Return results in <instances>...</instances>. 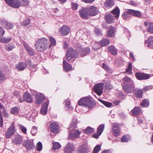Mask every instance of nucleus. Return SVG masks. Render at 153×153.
<instances>
[{
    "label": "nucleus",
    "instance_id": "nucleus-1",
    "mask_svg": "<svg viewBox=\"0 0 153 153\" xmlns=\"http://www.w3.org/2000/svg\"><path fill=\"white\" fill-rule=\"evenodd\" d=\"M77 123V120L76 119H73L70 127L69 128L70 130L68 137V139H71L74 140L76 138L79 137L81 133L78 130L74 129L76 127Z\"/></svg>",
    "mask_w": 153,
    "mask_h": 153
},
{
    "label": "nucleus",
    "instance_id": "nucleus-2",
    "mask_svg": "<svg viewBox=\"0 0 153 153\" xmlns=\"http://www.w3.org/2000/svg\"><path fill=\"white\" fill-rule=\"evenodd\" d=\"M48 42L47 39L43 38L38 40L35 45V48L38 51H42L48 48Z\"/></svg>",
    "mask_w": 153,
    "mask_h": 153
},
{
    "label": "nucleus",
    "instance_id": "nucleus-3",
    "mask_svg": "<svg viewBox=\"0 0 153 153\" xmlns=\"http://www.w3.org/2000/svg\"><path fill=\"white\" fill-rule=\"evenodd\" d=\"M78 105H82L88 107L89 108H93L94 103V102L93 99L91 97H85L78 102Z\"/></svg>",
    "mask_w": 153,
    "mask_h": 153
},
{
    "label": "nucleus",
    "instance_id": "nucleus-4",
    "mask_svg": "<svg viewBox=\"0 0 153 153\" xmlns=\"http://www.w3.org/2000/svg\"><path fill=\"white\" fill-rule=\"evenodd\" d=\"M77 51L71 48H70L67 51L65 56L67 60L70 62H73L74 60L73 58L77 56Z\"/></svg>",
    "mask_w": 153,
    "mask_h": 153
},
{
    "label": "nucleus",
    "instance_id": "nucleus-5",
    "mask_svg": "<svg viewBox=\"0 0 153 153\" xmlns=\"http://www.w3.org/2000/svg\"><path fill=\"white\" fill-rule=\"evenodd\" d=\"M4 0L9 6L14 8H19L21 5V2L19 0Z\"/></svg>",
    "mask_w": 153,
    "mask_h": 153
},
{
    "label": "nucleus",
    "instance_id": "nucleus-6",
    "mask_svg": "<svg viewBox=\"0 0 153 153\" xmlns=\"http://www.w3.org/2000/svg\"><path fill=\"white\" fill-rule=\"evenodd\" d=\"M103 85L102 83H99L95 85L93 87L95 92L99 96L101 95L102 93Z\"/></svg>",
    "mask_w": 153,
    "mask_h": 153
},
{
    "label": "nucleus",
    "instance_id": "nucleus-7",
    "mask_svg": "<svg viewBox=\"0 0 153 153\" xmlns=\"http://www.w3.org/2000/svg\"><path fill=\"white\" fill-rule=\"evenodd\" d=\"M0 24L7 29H12L14 26L12 23L2 19H0Z\"/></svg>",
    "mask_w": 153,
    "mask_h": 153
},
{
    "label": "nucleus",
    "instance_id": "nucleus-8",
    "mask_svg": "<svg viewBox=\"0 0 153 153\" xmlns=\"http://www.w3.org/2000/svg\"><path fill=\"white\" fill-rule=\"evenodd\" d=\"M136 78L139 80H145L149 79L150 76V75L140 72H137L135 74Z\"/></svg>",
    "mask_w": 153,
    "mask_h": 153
},
{
    "label": "nucleus",
    "instance_id": "nucleus-9",
    "mask_svg": "<svg viewBox=\"0 0 153 153\" xmlns=\"http://www.w3.org/2000/svg\"><path fill=\"white\" fill-rule=\"evenodd\" d=\"M87 8L89 16H94L97 14L98 9L96 7L94 6H91Z\"/></svg>",
    "mask_w": 153,
    "mask_h": 153
},
{
    "label": "nucleus",
    "instance_id": "nucleus-10",
    "mask_svg": "<svg viewBox=\"0 0 153 153\" xmlns=\"http://www.w3.org/2000/svg\"><path fill=\"white\" fill-rule=\"evenodd\" d=\"M79 13L80 16L82 18L84 19L88 18L89 15L86 7L81 9L79 10Z\"/></svg>",
    "mask_w": 153,
    "mask_h": 153
},
{
    "label": "nucleus",
    "instance_id": "nucleus-11",
    "mask_svg": "<svg viewBox=\"0 0 153 153\" xmlns=\"http://www.w3.org/2000/svg\"><path fill=\"white\" fill-rule=\"evenodd\" d=\"M35 96L36 100V103L38 105L40 104L45 99L44 95L41 93H37Z\"/></svg>",
    "mask_w": 153,
    "mask_h": 153
},
{
    "label": "nucleus",
    "instance_id": "nucleus-12",
    "mask_svg": "<svg viewBox=\"0 0 153 153\" xmlns=\"http://www.w3.org/2000/svg\"><path fill=\"white\" fill-rule=\"evenodd\" d=\"M15 132L16 130L14 129V126L13 125H12L9 128L5 133L6 138H10Z\"/></svg>",
    "mask_w": 153,
    "mask_h": 153
},
{
    "label": "nucleus",
    "instance_id": "nucleus-13",
    "mask_svg": "<svg viewBox=\"0 0 153 153\" xmlns=\"http://www.w3.org/2000/svg\"><path fill=\"white\" fill-rule=\"evenodd\" d=\"M70 31V28L68 26L64 25L60 29L59 31L63 36L68 35Z\"/></svg>",
    "mask_w": 153,
    "mask_h": 153
},
{
    "label": "nucleus",
    "instance_id": "nucleus-14",
    "mask_svg": "<svg viewBox=\"0 0 153 153\" xmlns=\"http://www.w3.org/2000/svg\"><path fill=\"white\" fill-rule=\"evenodd\" d=\"M88 151V148L86 145H82L77 150V153H86Z\"/></svg>",
    "mask_w": 153,
    "mask_h": 153
},
{
    "label": "nucleus",
    "instance_id": "nucleus-15",
    "mask_svg": "<svg viewBox=\"0 0 153 153\" xmlns=\"http://www.w3.org/2000/svg\"><path fill=\"white\" fill-rule=\"evenodd\" d=\"M123 89L126 92L130 93L134 90V85L133 84H127L123 86Z\"/></svg>",
    "mask_w": 153,
    "mask_h": 153
},
{
    "label": "nucleus",
    "instance_id": "nucleus-16",
    "mask_svg": "<svg viewBox=\"0 0 153 153\" xmlns=\"http://www.w3.org/2000/svg\"><path fill=\"white\" fill-rule=\"evenodd\" d=\"M49 101H46L44 102L42 107V109L40 111L41 114L45 115L47 113L48 107V105Z\"/></svg>",
    "mask_w": 153,
    "mask_h": 153
},
{
    "label": "nucleus",
    "instance_id": "nucleus-17",
    "mask_svg": "<svg viewBox=\"0 0 153 153\" xmlns=\"http://www.w3.org/2000/svg\"><path fill=\"white\" fill-rule=\"evenodd\" d=\"M50 128L53 133H57L58 131V125L56 122H52L50 125Z\"/></svg>",
    "mask_w": 153,
    "mask_h": 153
},
{
    "label": "nucleus",
    "instance_id": "nucleus-18",
    "mask_svg": "<svg viewBox=\"0 0 153 153\" xmlns=\"http://www.w3.org/2000/svg\"><path fill=\"white\" fill-rule=\"evenodd\" d=\"M23 97L24 100L27 103H31L33 100L31 96L28 93H25Z\"/></svg>",
    "mask_w": 153,
    "mask_h": 153
},
{
    "label": "nucleus",
    "instance_id": "nucleus-19",
    "mask_svg": "<svg viewBox=\"0 0 153 153\" xmlns=\"http://www.w3.org/2000/svg\"><path fill=\"white\" fill-rule=\"evenodd\" d=\"M73 144L71 143H68L67 146L65 148V153H71L74 150Z\"/></svg>",
    "mask_w": 153,
    "mask_h": 153
},
{
    "label": "nucleus",
    "instance_id": "nucleus-20",
    "mask_svg": "<svg viewBox=\"0 0 153 153\" xmlns=\"http://www.w3.org/2000/svg\"><path fill=\"white\" fill-rule=\"evenodd\" d=\"M145 45L151 48H153V36H150L148 39V41L145 40Z\"/></svg>",
    "mask_w": 153,
    "mask_h": 153
},
{
    "label": "nucleus",
    "instance_id": "nucleus-21",
    "mask_svg": "<svg viewBox=\"0 0 153 153\" xmlns=\"http://www.w3.org/2000/svg\"><path fill=\"white\" fill-rule=\"evenodd\" d=\"M22 138L21 136L17 135H16L15 138L13 140V142L16 145L21 144L22 142Z\"/></svg>",
    "mask_w": 153,
    "mask_h": 153
},
{
    "label": "nucleus",
    "instance_id": "nucleus-22",
    "mask_svg": "<svg viewBox=\"0 0 153 153\" xmlns=\"http://www.w3.org/2000/svg\"><path fill=\"white\" fill-rule=\"evenodd\" d=\"M23 146L28 150L33 149L35 148V146L33 143L28 141H26L23 143Z\"/></svg>",
    "mask_w": 153,
    "mask_h": 153
},
{
    "label": "nucleus",
    "instance_id": "nucleus-23",
    "mask_svg": "<svg viewBox=\"0 0 153 153\" xmlns=\"http://www.w3.org/2000/svg\"><path fill=\"white\" fill-rule=\"evenodd\" d=\"M140 108L138 106L135 107L132 110V114L134 115H137L142 113Z\"/></svg>",
    "mask_w": 153,
    "mask_h": 153
},
{
    "label": "nucleus",
    "instance_id": "nucleus-24",
    "mask_svg": "<svg viewBox=\"0 0 153 153\" xmlns=\"http://www.w3.org/2000/svg\"><path fill=\"white\" fill-rule=\"evenodd\" d=\"M130 11L131 15L139 18L141 17L142 15L140 11L131 9H130Z\"/></svg>",
    "mask_w": 153,
    "mask_h": 153
},
{
    "label": "nucleus",
    "instance_id": "nucleus-25",
    "mask_svg": "<svg viewBox=\"0 0 153 153\" xmlns=\"http://www.w3.org/2000/svg\"><path fill=\"white\" fill-rule=\"evenodd\" d=\"M63 64L64 70L66 72H68L72 69L71 65L67 63L65 60H64Z\"/></svg>",
    "mask_w": 153,
    "mask_h": 153
},
{
    "label": "nucleus",
    "instance_id": "nucleus-26",
    "mask_svg": "<svg viewBox=\"0 0 153 153\" xmlns=\"http://www.w3.org/2000/svg\"><path fill=\"white\" fill-rule=\"evenodd\" d=\"M143 93V89H140L138 88L135 89L134 91V94L138 98L142 97Z\"/></svg>",
    "mask_w": 153,
    "mask_h": 153
},
{
    "label": "nucleus",
    "instance_id": "nucleus-27",
    "mask_svg": "<svg viewBox=\"0 0 153 153\" xmlns=\"http://www.w3.org/2000/svg\"><path fill=\"white\" fill-rule=\"evenodd\" d=\"M110 42V41L109 39L107 38H104L99 42L98 43L102 46H105L108 45Z\"/></svg>",
    "mask_w": 153,
    "mask_h": 153
},
{
    "label": "nucleus",
    "instance_id": "nucleus-28",
    "mask_svg": "<svg viewBox=\"0 0 153 153\" xmlns=\"http://www.w3.org/2000/svg\"><path fill=\"white\" fill-rule=\"evenodd\" d=\"M114 0H106L104 3V6L107 7H112L114 4Z\"/></svg>",
    "mask_w": 153,
    "mask_h": 153
},
{
    "label": "nucleus",
    "instance_id": "nucleus-29",
    "mask_svg": "<svg viewBox=\"0 0 153 153\" xmlns=\"http://www.w3.org/2000/svg\"><path fill=\"white\" fill-rule=\"evenodd\" d=\"M23 44L26 51L28 52L30 55L33 56L34 54V52L31 48L29 47L27 44L25 42L23 43Z\"/></svg>",
    "mask_w": 153,
    "mask_h": 153
},
{
    "label": "nucleus",
    "instance_id": "nucleus-30",
    "mask_svg": "<svg viewBox=\"0 0 153 153\" xmlns=\"http://www.w3.org/2000/svg\"><path fill=\"white\" fill-rule=\"evenodd\" d=\"M105 17L108 23H111L113 22L114 17V16H113L109 14H106Z\"/></svg>",
    "mask_w": 153,
    "mask_h": 153
},
{
    "label": "nucleus",
    "instance_id": "nucleus-31",
    "mask_svg": "<svg viewBox=\"0 0 153 153\" xmlns=\"http://www.w3.org/2000/svg\"><path fill=\"white\" fill-rule=\"evenodd\" d=\"M131 15L130 9H129L123 13L122 16L123 19H127L131 17Z\"/></svg>",
    "mask_w": 153,
    "mask_h": 153
},
{
    "label": "nucleus",
    "instance_id": "nucleus-32",
    "mask_svg": "<svg viewBox=\"0 0 153 153\" xmlns=\"http://www.w3.org/2000/svg\"><path fill=\"white\" fill-rule=\"evenodd\" d=\"M114 29L113 27L111 26H110L108 31L107 36L108 37H113L114 35Z\"/></svg>",
    "mask_w": 153,
    "mask_h": 153
},
{
    "label": "nucleus",
    "instance_id": "nucleus-33",
    "mask_svg": "<svg viewBox=\"0 0 153 153\" xmlns=\"http://www.w3.org/2000/svg\"><path fill=\"white\" fill-rule=\"evenodd\" d=\"M27 65L26 64L23 62H21L18 64L16 66V68L20 70H23L26 68Z\"/></svg>",
    "mask_w": 153,
    "mask_h": 153
},
{
    "label": "nucleus",
    "instance_id": "nucleus-34",
    "mask_svg": "<svg viewBox=\"0 0 153 153\" xmlns=\"http://www.w3.org/2000/svg\"><path fill=\"white\" fill-rule=\"evenodd\" d=\"M109 51L113 55H115L117 54V51L116 49L113 45L110 46L108 47Z\"/></svg>",
    "mask_w": 153,
    "mask_h": 153
},
{
    "label": "nucleus",
    "instance_id": "nucleus-35",
    "mask_svg": "<svg viewBox=\"0 0 153 153\" xmlns=\"http://www.w3.org/2000/svg\"><path fill=\"white\" fill-rule=\"evenodd\" d=\"M123 80L124 81V85L126 84H133V82L132 80L127 76L124 77Z\"/></svg>",
    "mask_w": 153,
    "mask_h": 153
},
{
    "label": "nucleus",
    "instance_id": "nucleus-36",
    "mask_svg": "<svg viewBox=\"0 0 153 153\" xmlns=\"http://www.w3.org/2000/svg\"><path fill=\"white\" fill-rule=\"evenodd\" d=\"M11 39L12 37L10 36L7 37H4L0 39V41L2 43H5L10 42Z\"/></svg>",
    "mask_w": 153,
    "mask_h": 153
},
{
    "label": "nucleus",
    "instance_id": "nucleus-37",
    "mask_svg": "<svg viewBox=\"0 0 153 153\" xmlns=\"http://www.w3.org/2000/svg\"><path fill=\"white\" fill-rule=\"evenodd\" d=\"M120 10L119 8L116 7L112 11V13L114 15L116 18H117L119 16Z\"/></svg>",
    "mask_w": 153,
    "mask_h": 153
},
{
    "label": "nucleus",
    "instance_id": "nucleus-38",
    "mask_svg": "<svg viewBox=\"0 0 153 153\" xmlns=\"http://www.w3.org/2000/svg\"><path fill=\"white\" fill-rule=\"evenodd\" d=\"M15 47L13 43H9L7 45H5V49L6 51H11Z\"/></svg>",
    "mask_w": 153,
    "mask_h": 153
},
{
    "label": "nucleus",
    "instance_id": "nucleus-39",
    "mask_svg": "<svg viewBox=\"0 0 153 153\" xmlns=\"http://www.w3.org/2000/svg\"><path fill=\"white\" fill-rule=\"evenodd\" d=\"M90 52V49L88 48H86L82 49V52L81 54L82 56H85L88 54Z\"/></svg>",
    "mask_w": 153,
    "mask_h": 153
},
{
    "label": "nucleus",
    "instance_id": "nucleus-40",
    "mask_svg": "<svg viewBox=\"0 0 153 153\" xmlns=\"http://www.w3.org/2000/svg\"><path fill=\"white\" fill-rule=\"evenodd\" d=\"M48 38L50 41V44L49 45V47H51L52 46L53 47L56 44V41L54 38L52 36H49Z\"/></svg>",
    "mask_w": 153,
    "mask_h": 153
},
{
    "label": "nucleus",
    "instance_id": "nucleus-41",
    "mask_svg": "<svg viewBox=\"0 0 153 153\" xmlns=\"http://www.w3.org/2000/svg\"><path fill=\"white\" fill-rule=\"evenodd\" d=\"M31 20L30 19L27 18L21 22V25L22 26H26L29 25L30 23Z\"/></svg>",
    "mask_w": 153,
    "mask_h": 153
},
{
    "label": "nucleus",
    "instance_id": "nucleus-42",
    "mask_svg": "<svg viewBox=\"0 0 153 153\" xmlns=\"http://www.w3.org/2000/svg\"><path fill=\"white\" fill-rule=\"evenodd\" d=\"M104 127V125L103 124L99 126L97 128V133L99 134V135H100L101 134L103 130Z\"/></svg>",
    "mask_w": 153,
    "mask_h": 153
},
{
    "label": "nucleus",
    "instance_id": "nucleus-43",
    "mask_svg": "<svg viewBox=\"0 0 153 153\" xmlns=\"http://www.w3.org/2000/svg\"><path fill=\"white\" fill-rule=\"evenodd\" d=\"M64 104L66 106V110H69L71 108V107L70 106V102L68 100H65L64 101Z\"/></svg>",
    "mask_w": 153,
    "mask_h": 153
},
{
    "label": "nucleus",
    "instance_id": "nucleus-44",
    "mask_svg": "<svg viewBox=\"0 0 153 153\" xmlns=\"http://www.w3.org/2000/svg\"><path fill=\"white\" fill-rule=\"evenodd\" d=\"M149 105V101L146 99H145L142 101L140 103V105L142 107H147Z\"/></svg>",
    "mask_w": 153,
    "mask_h": 153
},
{
    "label": "nucleus",
    "instance_id": "nucleus-45",
    "mask_svg": "<svg viewBox=\"0 0 153 153\" xmlns=\"http://www.w3.org/2000/svg\"><path fill=\"white\" fill-rule=\"evenodd\" d=\"M99 101L103 104L105 106L108 107H110L112 105V104L111 103L109 102H106L104 101L101 99H99Z\"/></svg>",
    "mask_w": 153,
    "mask_h": 153
},
{
    "label": "nucleus",
    "instance_id": "nucleus-46",
    "mask_svg": "<svg viewBox=\"0 0 153 153\" xmlns=\"http://www.w3.org/2000/svg\"><path fill=\"white\" fill-rule=\"evenodd\" d=\"M132 70V65L131 63L128 64V66L126 70V72L127 73L130 74H131Z\"/></svg>",
    "mask_w": 153,
    "mask_h": 153
},
{
    "label": "nucleus",
    "instance_id": "nucleus-47",
    "mask_svg": "<svg viewBox=\"0 0 153 153\" xmlns=\"http://www.w3.org/2000/svg\"><path fill=\"white\" fill-rule=\"evenodd\" d=\"M147 30L151 34H153V23L149 24L147 28Z\"/></svg>",
    "mask_w": 153,
    "mask_h": 153
},
{
    "label": "nucleus",
    "instance_id": "nucleus-48",
    "mask_svg": "<svg viewBox=\"0 0 153 153\" xmlns=\"http://www.w3.org/2000/svg\"><path fill=\"white\" fill-rule=\"evenodd\" d=\"M102 66L103 68L107 72L110 73L112 72L111 70V69L109 67L105 64L103 63L102 64Z\"/></svg>",
    "mask_w": 153,
    "mask_h": 153
},
{
    "label": "nucleus",
    "instance_id": "nucleus-49",
    "mask_svg": "<svg viewBox=\"0 0 153 153\" xmlns=\"http://www.w3.org/2000/svg\"><path fill=\"white\" fill-rule=\"evenodd\" d=\"M19 109L17 107H15L11 110V112L13 114H16L19 112Z\"/></svg>",
    "mask_w": 153,
    "mask_h": 153
},
{
    "label": "nucleus",
    "instance_id": "nucleus-50",
    "mask_svg": "<svg viewBox=\"0 0 153 153\" xmlns=\"http://www.w3.org/2000/svg\"><path fill=\"white\" fill-rule=\"evenodd\" d=\"M93 131V128L90 127H88L85 129L84 130V132L87 134H89Z\"/></svg>",
    "mask_w": 153,
    "mask_h": 153
},
{
    "label": "nucleus",
    "instance_id": "nucleus-51",
    "mask_svg": "<svg viewBox=\"0 0 153 153\" xmlns=\"http://www.w3.org/2000/svg\"><path fill=\"white\" fill-rule=\"evenodd\" d=\"M121 141L122 142H127L130 140L129 137H128L126 135H124L122 137L121 139Z\"/></svg>",
    "mask_w": 153,
    "mask_h": 153
},
{
    "label": "nucleus",
    "instance_id": "nucleus-52",
    "mask_svg": "<svg viewBox=\"0 0 153 153\" xmlns=\"http://www.w3.org/2000/svg\"><path fill=\"white\" fill-rule=\"evenodd\" d=\"M101 147L99 145H97L94 148L92 153H97L100 150Z\"/></svg>",
    "mask_w": 153,
    "mask_h": 153
},
{
    "label": "nucleus",
    "instance_id": "nucleus-53",
    "mask_svg": "<svg viewBox=\"0 0 153 153\" xmlns=\"http://www.w3.org/2000/svg\"><path fill=\"white\" fill-rule=\"evenodd\" d=\"M42 148V145L41 143L40 142H39L37 143L36 145V149L37 151H41Z\"/></svg>",
    "mask_w": 153,
    "mask_h": 153
},
{
    "label": "nucleus",
    "instance_id": "nucleus-54",
    "mask_svg": "<svg viewBox=\"0 0 153 153\" xmlns=\"http://www.w3.org/2000/svg\"><path fill=\"white\" fill-rule=\"evenodd\" d=\"M61 147V146L58 142H55L53 144V148L54 150L59 149Z\"/></svg>",
    "mask_w": 153,
    "mask_h": 153
},
{
    "label": "nucleus",
    "instance_id": "nucleus-55",
    "mask_svg": "<svg viewBox=\"0 0 153 153\" xmlns=\"http://www.w3.org/2000/svg\"><path fill=\"white\" fill-rule=\"evenodd\" d=\"M112 132L114 135L116 136H119L120 134V130L119 129H114V130H113Z\"/></svg>",
    "mask_w": 153,
    "mask_h": 153
},
{
    "label": "nucleus",
    "instance_id": "nucleus-56",
    "mask_svg": "<svg viewBox=\"0 0 153 153\" xmlns=\"http://www.w3.org/2000/svg\"><path fill=\"white\" fill-rule=\"evenodd\" d=\"M30 132L33 135H35L37 132V128L34 126H33Z\"/></svg>",
    "mask_w": 153,
    "mask_h": 153
},
{
    "label": "nucleus",
    "instance_id": "nucleus-57",
    "mask_svg": "<svg viewBox=\"0 0 153 153\" xmlns=\"http://www.w3.org/2000/svg\"><path fill=\"white\" fill-rule=\"evenodd\" d=\"M124 34L126 35L127 36L130 37V31L126 28H124Z\"/></svg>",
    "mask_w": 153,
    "mask_h": 153
},
{
    "label": "nucleus",
    "instance_id": "nucleus-58",
    "mask_svg": "<svg viewBox=\"0 0 153 153\" xmlns=\"http://www.w3.org/2000/svg\"><path fill=\"white\" fill-rule=\"evenodd\" d=\"M31 61L30 59H28L26 62V64L28 65L30 69H31L32 67H34L33 65H31Z\"/></svg>",
    "mask_w": 153,
    "mask_h": 153
},
{
    "label": "nucleus",
    "instance_id": "nucleus-59",
    "mask_svg": "<svg viewBox=\"0 0 153 153\" xmlns=\"http://www.w3.org/2000/svg\"><path fill=\"white\" fill-rule=\"evenodd\" d=\"M19 128L21 129L22 131L24 134H26L27 131L26 128L24 126L20 125Z\"/></svg>",
    "mask_w": 153,
    "mask_h": 153
},
{
    "label": "nucleus",
    "instance_id": "nucleus-60",
    "mask_svg": "<svg viewBox=\"0 0 153 153\" xmlns=\"http://www.w3.org/2000/svg\"><path fill=\"white\" fill-rule=\"evenodd\" d=\"M153 88V86L152 85H150L149 86H146L143 88V89L145 91H147L152 89Z\"/></svg>",
    "mask_w": 153,
    "mask_h": 153
},
{
    "label": "nucleus",
    "instance_id": "nucleus-61",
    "mask_svg": "<svg viewBox=\"0 0 153 153\" xmlns=\"http://www.w3.org/2000/svg\"><path fill=\"white\" fill-rule=\"evenodd\" d=\"M4 33V29L0 26V36H3Z\"/></svg>",
    "mask_w": 153,
    "mask_h": 153
},
{
    "label": "nucleus",
    "instance_id": "nucleus-62",
    "mask_svg": "<svg viewBox=\"0 0 153 153\" xmlns=\"http://www.w3.org/2000/svg\"><path fill=\"white\" fill-rule=\"evenodd\" d=\"M95 32L97 35H100L101 34V31L100 29L98 28H96L95 29Z\"/></svg>",
    "mask_w": 153,
    "mask_h": 153
},
{
    "label": "nucleus",
    "instance_id": "nucleus-63",
    "mask_svg": "<svg viewBox=\"0 0 153 153\" xmlns=\"http://www.w3.org/2000/svg\"><path fill=\"white\" fill-rule=\"evenodd\" d=\"M78 4L75 3L72 4V8L74 10H76L77 8Z\"/></svg>",
    "mask_w": 153,
    "mask_h": 153
},
{
    "label": "nucleus",
    "instance_id": "nucleus-64",
    "mask_svg": "<svg viewBox=\"0 0 153 153\" xmlns=\"http://www.w3.org/2000/svg\"><path fill=\"white\" fill-rule=\"evenodd\" d=\"M112 128H113V130H114V129H119L118 124H117V123H116L113 124V125Z\"/></svg>",
    "mask_w": 153,
    "mask_h": 153
}]
</instances>
